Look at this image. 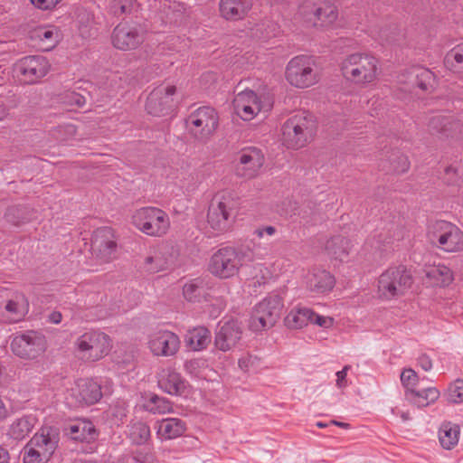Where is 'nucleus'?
I'll return each instance as SVG.
<instances>
[{
	"label": "nucleus",
	"instance_id": "7c9ffc66",
	"mask_svg": "<svg viewBox=\"0 0 463 463\" xmlns=\"http://www.w3.org/2000/svg\"><path fill=\"white\" fill-rule=\"evenodd\" d=\"M352 247L350 240L338 235L326 241V250L329 256L344 261L348 257Z\"/></svg>",
	"mask_w": 463,
	"mask_h": 463
},
{
	"label": "nucleus",
	"instance_id": "4be33fe9",
	"mask_svg": "<svg viewBox=\"0 0 463 463\" xmlns=\"http://www.w3.org/2000/svg\"><path fill=\"white\" fill-rule=\"evenodd\" d=\"M73 405L93 404L102 396L100 385L91 379H80L70 389Z\"/></svg>",
	"mask_w": 463,
	"mask_h": 463
},
{
	"label": "nucleus",
	"instance_id": "4d7b16f0",
	"mask_svg": "<svg viewBox=\"0 0 463 463\" xmlns=\"http://www.w3.org/2000/svg\"><path fill=\"white\" fill-rule=\"evenodd\" d=\"M64 103L69 106H76L78 108H82L85 103V98L74 91H68L64 94Z\"/></svg>",
	"mask_w": 463,
	"mask_h": 463
},
{
	"label": "nucleus",
	"instance_id": "79ce46f5",
	"mask_svg": "<svg viewBox=\"0 0 463 463\" xmlns=\"http://www.w3.org/2000/svg\"><path fill=\"white\" fill-rule=\"evenodd\" d=\"M150 428L144 422H135L129 426L128 437L132 443L141 445L146 443L150 438Z\"/></svg>",
	"mask_w": 463,
	"mask_h": 463
},
{
	"label": "nucleus",
	"instance_id": "052dcab7",
	"mask_svg": "<svg viewBox=\"0 0 463 463\" xmlns=\"http://www.w3.org/2000/svg\"><path fill=\"white\" fill-rule=\"evenodd\" d=\"M276 233V228L273 226H265L258 228L254 231V235L258 238H262L265 235L273 236Z\"/></svg>",
	"mask_w": 463,
	"mask_h": 463
},
{
	"label": "nucleus",
	"instance_id": "9b49d317",
	"mask_svg": "<svg viewBox=\"0 0 463 463\" xmlns=\"http://www.w3.org/2000/svg\"><path fill=\"white\" fill-rule=\"evenodd\" d=\"M218 123V114L211 107H201L195 109L185 120L187 130L200 142H206L213 136Z\"/></svg>",
	"mask_w": 463,
	"mask_h": 463
},
{
	"label": "nucleus",
	"instance_id": "cd10ccee",
	"mask_svg": "<svg viewBox=\"0 0 463 463\" xmlns=\"http://www.w3.org/2000/svg\"><path fill=\"white\" fill-rule=\"evenodd\" d=\"M155 430L158 439L168 440L182 436L185 430V423L178 418H165L155 423Z\"/></svg>",
	"mask_w": 463,
	"mask_h": 463
},
{
	"label": "nucleus",
	"instance_id": "09e8293b",
	"mask_svg": "<svg viewBox=\"0 0 463 463\" xmlns=\"http://www.w3.org/2000/svg\"><path fill=\"white\" fill-rule=\"evenodd\" d=\"M450 122L449 118L443 115H437L430 118L428 128L431 133H441L448 128Z\"/></svg>",
	"mask_w": 463,
	"mask_h": 463
},
{
	"label": "nucleus",
	"instance_id": "ddd939ff",
	"mask_svg": "<svg viewBox=\"0 0 463 463\" xmlns=\"http://www.w3.org/2000/svg\"><path fill=\"white\" fill-rule=\"evenodd\" d=\"M272 108L271 99L266 95H258L250 90H245L235 95L233 109L242 120L250 121L261 112H268Z\"/></svg>",
	"mask_w": 463,
	"mask_h": 463
},
{
	"label": "nucleus",
	"instance_id": "37998d69",
	"mask_svg": "<svg viewBox=\"0 0 463 463\" xmlns=\"http://www.w3.org/2000/svg\"><path fill=\"white\" fill-rule=\"evenodd\" d=\"M445 178L449 184L463 187V163H455L446 167Z\"/></svg>",
	"mask_w": 463,
	"mask_h": 463
},
{
	"label": "nucleus",
	"instance_id": "e433bc0d",
	"mask_svg": "<svg viewBox=\"0 0 463 463\" xmlns=\"http://www.w3.org/2000/svg\"><path fill=\"white\" fill-rule=\"evenodd\" d=\"M28 303L24 296H16L14 299L8 301L5 311L8 313V321L15 323L22 320L28 312Z\"/></svg>",
	"mask_w": 463,
	"mask_h": 463
},
{
	"label": "nucleus",
	"instance_id": "a878e982",
	"mask_svg": "<svg viewBox=\"0 0 463 463\" xmlns=\"http://www.w3.org/2000/svg\"><path fill=\"white\" fill-rule=\"evenodd\" d=\"M242 330L236 321L225 322L216 333L214 345L217 349L228 352L241 340Z\"/></svg>",
	"mask_w": 463,
	"mask_h": 463
},
{
	"label": "nucleus",
	"instance_id": "6e6552de",
	"mask_svg": "<svg viewBox=\"0 0 463 463\" xmlns=\"http://www.w3.org/2000/svg\"><path fill=\"white\" fill-rule=\"evenodd\" d=\"M131 222L137 230L151 237H162L170 228L168 214L156 207H142L136 210Z\"/></svg>",
	"mask_w": 463,
	"mask_h": 463
},
{
	"label": "nucleus",
	"instance_id": "bb28decb",
	"mask_svg": "<svg viewBox=\"0 0 463 463\" xmlns=\"http://www.w3.org/2000/svg\"><path fill=\"white\" fill-rule=\"evenodd\" d=\"M158 386L168 394L183 395L185 392L186 382L177 372L165 369L159 374Z\"/></svg>",
	"mask_w": 463,
	"mask_h": 463
},
{
	"label": "nucleus",
	"instance_id": "69168bd1",
	"mask_svg": "<svg viewBox=\"0 0 463 463\" xmlns=\"http://www.w3.org/2000/svg\"><path fill=\"white\" fill-rule=\"evenodd\" d=\"M10 455L7 449L0 448V463H9Z\"/></svg>",
	"mask_w": 463,
	"mask_h": 463
},
{
	"label": "nucleus",
	"instance_id": "6e6d98bb",
	"mask_svg": "<svg viewBox=\"0 0 463 463\" xmlns=\"http://www.w3.org/2000/svg\"><path fill=\"white\" fill-rule=\"evenodd\" d=\"M311 317V320L309 324L316 325L319 327L328 329L334 326V318L327 316H320L313 311V316Z\"/></svg>",
	"mask_w": 463,
	"mask_h": 463
},
{
	"label": "nucleus",
	"instance_id": "c85d7f7f",
	"mask_svg": "<svg viewBox=\"0 0 463 463\" xmlns=\"http://www.w3.org/2000/svg\"><path fill=\"white\" fill-rule=\"evenodd\" d=\"M250 8V0H221L219 4L222 17L230 21L242 19Z\"/></svg>",
	"mask_w": 463,
	"mask_h": 463
},
{
	"label": "nucleus",
	"instance_id": "aec40b11",
	"mask_svg": "<svg viewBox=\"0 0 463 463\" xmlns=\"http://www.w3.org/2000/svg\"><path fill=\"white\" fill-rule=\"evenodd\" d=\"M112 43L119 50L128 51L137 48L143 42V32L137 24L121 23L112 33Z\"/></svg>",
	"mask_w": 463,
	"mask_h": 463
},
{
	"label": "nucleus",
	"instance_id": "5fc2aeb1",
	"mask_svg": "<svg viewBox=\"0 0 463 463\" xmlns=\"http://www.w3.org/2000/svg\"><path fill=\"white\" fill-rule=\"evenodd\" d=\"M392 156L395 157V161L392 163V170L399 174L406 172L410 167L408 157L399 152H396Z\"/></svg>",
	"mask_w": 463,
	"mask_h": 463
},
{
	"label": "nucleus",
	"instance_id": "774afa93",
	"mask_svg": "<svg viewBox=\"0 0 463 463\" xmlns=\"http://www.w3.org/2000/svg\"><path fill=\"white\" fill-rule=\"evenodd\" d=\"M7 114V109L5 106L0 105V120L4 119Z\"/></svg>",
	"mask_w": 463,
	"mask_h": 463
},
{
	"label": "nucleus",
	"instance_id": "2eb2a0df",
	"mask_svg": "<svg viewBox=\"0 0 463 463\" xmlns=\"http://www.w3.org/2000/svg\"><path fill=\"white\" fill-rule=\"evenodd\" d=\"M51 71L49 60L42 55H29L15 63V71L25 84L38 83Z\"/></svg>",
	"mask_w": 463,
	"mask_h": 463
},
{
	"label": "nucleus",
	"instance_id": "393cba45",
	"mask_svg": "<svg viewBox=\"0 0 463 463\" xmlns=\"http://www.w3.org/2000/svg\"><path fill=\"white\" fill-rule=\"evenodd\" d=\"M306 288L314 295H325L335 287V278L325 269L309 270L304 279Z\"/></svg>",
	"mask_w": 463,
	"mask_h": 463
},
{
	"label": "nucleus",
	"instance_id": "49530a36",
	"mask_svg": "<svg viewBox=\"0 0 463 463\" xmlns=\"http://www.w3.org/2000/svg\"><path fill=\"white\" fill-rule=\"evenodd\" d=\"M128 414V405L124 401H118L109 409V415L113 424L120 425Z\"/></svg>",
	"mask_w": 463,
	"mask_h": 463
},
{
	"label": "nucleus",
	"instance_id": "0eeeda50",
	"mask_svg": "<svg viewBox=\"0 0 463 463\" xmlns=\"http://www.w3.org/2000/svg\"><path fill=\"white\" fill-rule=\"evenodd\" d=\"M427 238L430 244L446 252L463 250V232L449 222L437 221L430 223Z\"/></svg>",
	"mask_w": 463,
	"mask_h": 463
},
{
	"label": "nucleus",
	"instance_id": "2f4dec72",
	"mask_svg": "<svg viewBox=\"0 0 463 463\" xmlns=\"http://www.w3.org/2000/svg\"><path fill=\"white\" fill-rule=\"evenodd\" d=\"M211 342V333L204 326L194 327L185 335L186 345L193 351L205 349Z\"/></svg>",
	"mask_w": 463,
	"mask_h": 463
},
{
	"label": "nucleus",
	"instance_id": "bf43d9fd",
	"mask_svg": "<svg viewBox=\"0 0 463 463\" xmlns=\"http://www.w3.org/2000/svg\"><path fill=\"white\" fill-rule=\"evenodd\" d=\"M39 9L48 10L54 7L60 0H30Z\"/></svg>",
	"mask_w": 463,
	"mask_h": 463
},
{
	"label": "nucleus",
	"instance_id": "e2e57ef3",
	"mask_svg": "<svg viewBox=\"0 0 463 463\" xmlns=\"http://www.w3.org/2000/svg\"><path fill=\"white\" fill-rule=\"evenodd\" d=\"M418 364L424 371L427 372L432 368V361L427 354L420 355L418 358Z\"/></svg>",
	"mask_w": 463,
	"mask_h": 463
},
{
	"label": "nucleus",
	"instance_id": "f3484780",
	"mask_svg": "<svg viewBox=\"0 0 463 463\" xmlns=\"http://www.w3.org/2000/svg\"><path fill=\"white\" fill-rule=\"evenodd\" d=\"M233 205L231 192L222 191L215 194L208 212V222L213 230L223 232L229 228V218Z\"/></svg>",
	"mask_w": 463,
	"mask_h": 463
},
{
	"label": "nucleus",
	"instance_id": "0e129e2a",
	"mask_svg": "<svg viewBox=\"0 0 463 463\" xmlns=\"http://www.w3.org/2000/svg\"><path fill=\"white\" fill-rule=\"evenodd\" d=\"M201 364H203L201 360H189L185 362L184 368L188 373L195 374V370L201 365Z\"/></svg>",
	"mask_w": 463,
	"mask_h": 463
},
{
	"label": "nucleus",
	"instance_id": "423d86ee",
	"mask_svg": "<svg viewBox=\"0 0 463 463\" xmlns=\"http://www.w3.org/2000/svg\"><path fill=\"white\" fill-rule=\"evenodd\" d=\"M286 80L298 89H307L316 85L320 75L316 68L315 60L307 55L293 57L285 69Z\"/></svg>",
	"mask_w": 463,
	"mask_h": 463
},
{
	"label": "nucleus",
	"instance_id": "f8f14e48",
	"mask_svg": "<svg viewBox=\"0 0 463 463\" xmlns=\"http://www.w3.org/2000/svg\"><path fill=\"white\" fill-rule=\"evenodd\" d=\"M281 131L283 144L289 148L298 149L312 137L313 122L306 116L294 115L283 124Z\"/></svg>",
	"mask_w": 463,
	"mask_h": 463
},
{
	"label": "nucleus",
	"instance_id": "20e7f679",
	"mask_svg": "<svg viewBox=\"0 0 463 463\" xmlns=\"http://www.w3.org/2000/svg\"><path fill=\"white\" fill-rule=\"evenodd\" d=\"M59 442V432L52 426H43L22 450L24 463H46Z\"/></svg>",
	"mask_w": 463,
	"mask_h": 463
},
{
	"label": "nucleus",
	"instance_id": "b1692460",
	"mask_svg": "<svg viewBox=\"0 0 463 463\" xmlns=\"http://www.w3.org/2000/svg\"><path fill=\"white\" fill-rule=\"evenodd\" d=\"M30 38L40 50L49 52L61 40V33L55 25L43 24L33 28L30 31Z\"/></svg>",
	"mask_w": 463,
	"mask_h": 463
},
{
	"label": "nucleus",
	"instance_id": "dca6fc26",
	"mask_svg": "<svg viewBox=\"0 0 463 463\" xmlns=\"http://www.w3.org/2000/svg\"><path fill=\"white\" fill-rule=\"evenodd\" d=\"M46 347L45 337L36 331L19 334L11 342L13 353L24 359L37 358L45 352Z\"/></svg>",
	"mask_w": 463,
	"mask_h": 463
},
{
	"label": "nucleus",
	"instance_id": "f03ea898",
	"mask_svg": "<svg viewBox=\"0 0 463 463\" xmlns=\"http://www.w3.org/2000/svg\"><path fill=\"white\" fill-rule=\"evenodd\" d=\"M340 71L347 81L365 88L378 79L380 64L372 53L359 52L346 55L340 63Z\"/></svg>",
	"mask_w": 463,
	"mask_h": 463
},
{
	"label": "nucleus",
	"instance_id": "473e14b6",
	"mask_svg": "<svg viewBox=\"0 0 463 463\" xmlns=\"http://www.w3.org/2000/svg\"><path fill=\"white\" fill-rule=\"evenodd\" d=\"M68 430L69 435L75 440L90 442L97 437L94 425L87 420H80L71 424Z\"/></svg>",
	"mask_w": 463,
	"mask_h": 463
},
{
	"label": "nucleus",
	"instance_id": "ea45409f",
	"mask_svg": "<svg viewBox=\"0 0 463 463\" xmlns=\"http://www.w3.org/2000/svg\"><path fill=\"white\" fill-rule=\"evenodd\" d=\"M444 64L447 69L455 72L463 71V43L449 50L445 58Z\"/></svg>",
	"mask_w": 463,
	"mask_h": 463
},
{
	"label": "nucleus",
	"instance_id": "7ed1b4c3",
	"mask_svg": "<svg viewBox=\"0 0 463 463\" xmlns=\"http://www.w3.org/2000/svg\"><path fill=\"white\" fill-rule=\"evenodd\" d=\"M295 19L313 21V25L322 30L332 29L339 20L336 0H300Z\"/></svg>",
	"mask_w": 463,
	"mask_h": 463
},
{
	"label": "nucleus",
	"instance_id": "864d4df0",
	"mask_svg": "<svg viewBox=\"0 0 463 463\" xmlns=\"http://www.w3.org/2000/svg\"><path fill=\"white\" fill-rule=\"evenodd\" d=\"M417 79L418 82L417 85L420 89L422 90H428L430 88L432 87V82L434 80V75L433 73L426 69H421L417 73Z\"/></svg>",
	"mask_w": 463,
	"mask_h": 463
},
{
	"label": "nucleus",
	"instance_id": "5701e85b",
	"mask_svg": "<svg viewBox=\"0 0 463 463\" xmlns=\"http://www.w3.org/2000/svg\"><path fill=\"white\" fill-rule=\"evenodd\" d=\"M264 164V156L256 147H247L239 155L238 175L245 178H253L258 175Z\"/></svg>",
	"mask_w": 463,
	"mask_h": 463
},
{
	"label": "nucleus",
	"instance_id": "c756f323",
	"mask_svg": "<svg viewBox=\"0 0 463 463\" xmlns=\"http://www.w3.org/2000/svg\"><path fill=\"white\" fill-rule=\"evenodd\" d=\"M425 275L428 283L437 287L449 286L454 279L451 269L443 264L428 267Z\"/></svg>",
	"mask_w": 463,
	"mask_h": 463
},
{
	"label": "nucleus",
	"instance_id": "680f3d73",
	"mask_svg": "<svg viewBox=\"0 0 463 463\" xmlns=\"http://www.w3.org/2000/svg\"><path fill=\"white\" fill-rule=\"evenodd\" d=\"M133 459L137 463H152L153 456L146 452L137 451L133 456Z\"/></svg>",
	"mask_w": 463,
	"mask_h": 463
},
{
	"label": "nucleus",
	"instance_id": "8fccbe9b",
	"mask_svg": "<svg viewBox=\"0 0 463 463\" xmlns=\"http://www.w3.org/2000/svg\"><path fill=\"white\" fill-rule=\"evenodd\" d=\"M448 399L453 403L463 402V379H457L449 385Z\"/></svg>",
	"mask_w": 463,
	"mask_h": 463
},
{
	"label": "nucleus",
	"instance_id": "a18cd8bd",
	"mask_svg": "<svg viewBox=\"0 0 463 463\" xmlns=\"http://www.w3.org/2000/svg\"><path fill=\"white\" fill-rule=\"evenodd\" d=\"M76 134V128L72 124L58 126L50 131V136L58 143H62L73 137Z\"/></svg>",
	"mask_w": 463,
	"mask_h": 463
},
{
	"label": "nucleus",
	"instance_id": "f257e3e1",
	"mask_svg": "<svg viewBox=\"0 0 463 463\" xmlns=\"http://www.w3.org/2000/svg\"><path fill=\"white\" fill-rule=\"evenodd\" d=\"M258 259L260 256L253 243L223 247L212 255L208 269L214 277L225 279L236 276L241 268Z\"/></svg>",
	"mask_w": 463,
	"mask_h": 463
},
{
	"label": "nucleus",
	"instance_id": "6ab92c4d",
	"mask_svg": "<svg viewBox=\"0 0 463 463\" xmlns=\"http://www.w3.org/2000/svg\"><path fill=\"white\" fill-rule=\"evenodd\" d=\"M147 346L155 356H172L180 348V339L169 330H158L148 336Z\"/></svg>",
	"mask_w": 463,
	"mask_h": 463
},
{
	"label": "nucleus",
	"instance_id": "58836bf2",
	"mask_svg": "<svg viewBox=\"0 0 463 463\" xmlns=\"http://www.w3.org/2000/svg\"><path fill=\"white\" fill-rule=\"evenodd\" d=\"M406 397L416 406L426 407L439 399V392L435 387H428L421 391H411Z\"/></svg>",
	"mask_w": 463,
	"mask_h": 463
},
{
	"label": "nucleus",
	"instance_id": "f704fd0d",
	"mask_svg": "<svg viewBox=\"0 0 463 463\" xmlns=\"http://www.w3.org/2000/svg\"><path fill=\"white\" fill-rule=\"evenodd\" d=\"M313 316V310L308 307H295L286 317L285 323L288 327L293 329L302 328L307 326Z\"/></svg>",
	"mask_w": 463,
	"mask_h": 463
},
{
	"label": "nucleus",
	"instance_id": "72a5a7b5",
	"mask_svg": "<svg viewBox=\"0 0 463 463\" xmlns=\"http://www.w3.org/2000/svg\"><path fill=\"white\" fill-rule=\"evenodd\" d=\"M35 423V417L31 415L18 418L10 425L9 435L14 439H23L29 435Z\"/></svg>",
	"mask_w": 463,
	"mask_h": 463
},
{
	"label": "nucleus",
	"instance_id": "a19ab883",
	"mask_svg": "<svg viewBox=\"0 0 463 463\" xmlns=\"http://www.w3.org/2000/svg\"><path fill=\"white\" fill-rule=\"evenodd\" d=\"M145 408L153 414H166L174 411L171 402L158 395H152L146 401Z\"/></svg>",
	"mask_w": 463,
	"mask_h": 463
},
{
	"label": "nucleus",
	"instance_id": "603ef678",
	"mask_svg": "<svg viewBox=\"0 0 463 463\" xmlns=\"http://www.w3.org/2000/svg\"><path fill=\"white\" fill-rule=\"evenodd\" d=\"M136 4V0H112L111 9L115 14L130 13Z\"/></svg>",
	"mask_w": 463,
	"mask_h": 463
},
{
	"label": "nucleus",
	"instance_id": "412c9836",
	"mask_svg": "<svg viewBox=\"0 0 463 463\" xmlns=\"http://www.w3.org/2000/svg\"><path fill=\"white\" fill-rule=\"evenodd\" d=\"M117 245L109 228L97 230L91 240L92 254L101 262H109L115 258Z\"/></svg>",
	"mask_w": 463,
	"mask_h": 463
},
{
	"label": "nucleus",
	"instance_id": "de8ad7c7",
	"mask_svg": "<svg viewBox=\"0 0 463 463\" xmlns=\"http://www.w3.org/2000/svg\"><path fill=\"white\" fill-rule=\"evenodd\" d=\"M250 279L254 281V284H265L270 276L269 270L263 264L258 263L250 267V272L248 274Z\"/></svg>",
	"mask_w": 463,
	"mask_h": 463
},
{
	"label": "nucleus",
	"instance_id": "338daca9",
	"mask_svg": "<svg viewBox=\"0 0 463 463\" xmlns=\"http://www.w3.org/2000/svg\"><path fill=\"white\" fill-rule=\"evenodd\" d=\"M61 314L60 312H52L50 317L49 320L53 324H59L61 321Z\"/></svg>",
	"mask_w": 463,
	"mask_h": 463
},
{
	"label": "nucleus",
	"instance_id": "39448f33",
	"mask_svg": "<svg viewBox=\"0 0 463 463\" xmlns=\"http://www.w3.org/2000/svg\"><path fill=\"white\" fill-rule=\"evenodd\" d=\"M412 282V277L405 266L390 267L378 279L377 293L383 299H393L403 296Z\"/></svg>",
	"mask_w": 463,
	"mask_h": 463
},
{
	"label": "nucleus",
	"instance_id": "4468645a",
	"mask_svg": "<svg viewBox=\"0 0 463 463\" xmlns=\"http://www.w3.org/2000/svg\"><path fill=\"white\" fill-rule=\"evenodd\" d=\"M75 346L82 358L97 361L109 354L112 344L110 337L105 333L89 331L77 338Z\"/></svg>",
	"mask_w": 463,
	"mask_h": 463
},
{
	"label": "nucleus",
	"instance_id": "9d476101",
	"mask_svg": "<svg viewBox=\"0 0 463 463\" xmlns=\"http://www.w3.org/2000/svg\"><path fill=\"white\" fill-rule=\"evenodd\" d=\"M282 308V298L277 294L269 295L255 306L250 327L256 332L272 327L279 318Z\"/></svg>",
	"mask_w": 463,
	"mask_h": 463
},
{
	"label": "nucleus",
	"instance_id": "13d9d810",
	"mask_svg": "<svg viewBox=\"0 0 463 463\" xmlns=\"http://www.w3.org/2000/svg\"><path fill=\"white\" fill-rule=\"evenodd\" d=\"M351 369L350 365H345L341 371L336 372V386L339 389H344L347 386V373Z\"/></svg>",
	"mask_w": 463,
	"mask_h": 463
},
{
	"label": "nucleus",
	"instance_id": "c03bdc74",
	"mask_svg": "<svg viewBox=\"0 0 463 463\" xmlns=\"http://www.w3.org/2000/svg\"><path fill=\"white\" fill-rule=\"evenodd\" d=\"M238 366L243 373H256L261 367V361L256 355L246 354L239 358Z\"/></svg>",
	"mask_w": 463,
	"mask_h": 463
},
{
	"label": "nucleus",
	"instance_id": "c9c22d12",
	"mask_svg": "<svg viewBox=\"0 0 463 463\" xmlns=\"http://www.w3.org/2000/svg\"><path fill=\"white\" fill-rule=\"evenodd\" d=\"M459 427L451 422L441 424L439 430V440L445 449H451L458 442Z\"/></svg>",
	"mask_w": 463,
	"mask_h": 463
},
{
	"label": "nucleus",
	"instance_id": "1a4fd4ad",
	"mask_svg": "<svg viewBox=\"0 0 463 463\" xmlns=\"http://www.w3.org/2000/svg\"><path fill=\"white\" fill-rule=\"evenodd\" d=\"M178 250L172 244L162 242L151 246L141 261V269L149 274H156L171 269L178 258Z\"/></svg>",
	"mask_w": 463,
	"mask_h": 463
},
{
	"label": "nucleus",
	"instance_id": "4c0bfd02",
	"mask_svg": "<svg viewBox=\"0 0 463 463\" xmlns=\"http://www.w3.org/2000/svg\"><path fill=\"white\" fill-rule=\"evenodd\" d=\"M205 290L204 279L195 278L187 280L183 286V297L188 302H199L203 298Z\"/></svg>",
	"mask_w": 463,
	"mask_h": 463
},
{
	"label": "nucleus",
	"instance_id": "a211bd4d",
	"mask_svg": "<svg viewBox=\"0 0 463 463\" xmlns=\"http://www.w3.org/2000/svg\"><path fill=\"white\" fill-rule=\"evenodd\" d=\"M176 88L170 84H162L155 88L147 97L146 109L154 116H162L174 106V96Z\"/></svg>",
	"mask_w": 463,
	"mask_h": 463
},
{
	"label": "nucleus",
	"instance_id": "3c124183",
	"mask_svg": "<svg viewBox=\"0 0 463 463\" xmlns=\"http://www.w3.org/2000/svg\"><path fill=\"white\" fill-rule=\"evenodd\" d=\"M401 382L406 388V396H408L411 391H415L414 387L418 382V375L412 369H405L401 374Z\"/></svg>",
	"mask_w": 463,
	"mask_h": 463
}]
</instances>
